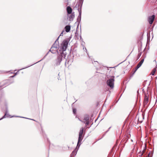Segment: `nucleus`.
<instances>
[{
  "instance_id": "obj_1",
  "label": "nucleus",
  "mask_w": 157,
  "mask_h": 157,
  "mask_svg": "<svg viewBox=\"0 0 157 157\" xmlns=\"http://www.w3.org/2000/svg\"><path fill=\"white\" fill-rule=\"evenodd\" d=\"M69 40L68 39H67L63 40L61 44L59 47L60 53L57 56V58L56 60L55 65L56 66L59 65L63 59L65 58L66 54L64 52L66 50L67 48Z\"/></svg>"
},
{
  "instance_id": "obj_2",
  "label": "nucleus",
  "mask_w": 157,
  "mask_h": 157,
  "mask_svg": "<svg viewBox=\"0 0 157 157\" xmlns=\"http://www.w3.org/2000/svg\"><path fill=\"white\" fill-rule=\"evenodd\" d=\"M83 129H84L82 127L80 129L79 132V133L78 140L76 147V148L77 147H78V149L79 147L80 146V145L81 144V143L83 139V138L82 137V135L83 133Z\"/></svg>"
},
{
  "instance_id": "obj_3",
  "label": "nucleus",
  "mask_w": 157,
  "mask_h": 157,
  "mask_svg": "<svg viewBox=\"0 0 157 157\" xmlns=\"http://www.w3.org/2000/svg\"><path fill=\"white\" fill-rule=\"evenodd\" d=\"M114 77L113 76L109 79L106 82L107 85L111 88L112 89L114 87Z\"/></svg>"
},
{
  "instance_id": "obj_4",
  "label": "nucleus",
  "mask_w": 157,
  "mask_h": 157,
  "mask_svg": "<svg viewBox=\"0 0 157 157\" xmlns=\"http://www.w3.org/2000/svg\"><path fill=\"white\" fill-rule=\"evenodd\" d=\"M56 42H55V43L51 47V49L49 50V51H50L53 54L56 53V52L58 51V50L59 49V48L57 47V44H56Z\"/></svg>"
},
{
  "instance_id": "obj_5",
  "label": "nucleus",
  "mask_w": 157,
  "mask_h": 157,
  "mask_svg": "<svg viewBox=\"0 0 157 157\" xmlns=\"http://www.w3.org/2000/svg\"><path fill=\"white\" fill-rule=\"evenodd\" d=\"M155 18V16L154 15H152L151 16H149L148 17V21L150 24L151 25L152 24Z\"/></svg>"
},
{
  "instance_id": "obj_6",
  "label": "nucleus",
  "mask_w": 157,
  "mask_h": 157,
  "mask_svg": "<svg viewBox=\"0 0 157 157\" xmlns=\"http://www.w3.org/2000/svg\"><path fill=\"white\" fill-rule=\"evenodd\" d=\"M148 101V94H146L145 96L144 104V106L147 105Z\"/></svg>"
},
{
  "instance_id": "obj_7",
  "label": "nucleus",
  "mask_w": 157,
  "mask_h": 157,
  "mask_svg": "<svg viewBox=\"0 0 157 157\" xmlns=\"http://www.w3.org/2000/svg\"><path fill=\"white\" fill-rule=\"evenodd\" d=\"M72 11V10L71 7L68 6L67 8V11L68 14L71 13Z\"/></svg>"
},
{
  "instance_id": "obj_8",
  "label": "nucleus",
  "mask_w": 157,
  "mask_h": 157,
  "mask_svg": "<svg viewBox=\"0 0 157 157\" xmlns=\"http://www.w3.org/2000/svg\"><path fill=\"white\" fill-rule=\"evenodd\" d=\"M71 14L68 17V19L70 21H72L75 17L74 13L70 14Z\"/></svg>"
},
{
  "instance_id": "obj_9",
  "label": "nucleus",
  "mask_w": 157,
  "mask_h": 157,
  "mask_svg": "<svg viewBox=\"0 0 157 157\" xmlns=\"http://www.w3.org/2000/svg\"><path fill=\"white\" fill-rule=\"evenodd\" d=\"M64 29L66 32H69L71 30V26L70 25H66L64 28Z\"/></svg>"
},
{
  "instance_id": "obj_10",
  "label": "nucleus",
  "mask_w": 157,
  "mask_h": 157,
  "mask_svg": "<svg viewBox=\"0 0 157 157\" xmlns=\"http://www.w3.org/2000/svg\"><path fill=\"white\" fill-rule=\"evenodd\" d=\"M5 106H6V110L5 111V114L3 116V117L2 118L0 119V120L2 119L3 118H6V115H7V113H8V109L7 108V105H5Z\"/></svg>"
},
{
  "instance_id": "obj_11",
  "label": "nucleus",
  "mask_w": 157,
  "mask_h": 157,
  "mask_svg": "<svg viewBox=\"0 0 157 157\" xmlns=\"http://www.w3.org/2000/svg\"><path fill=\"white\" fill-rule=\"evenodd\" d=\"M141 65L139 63L137 64V66L136 68V70L134 71L133 74H132V76H131V77H132L133 76V75L136 72V71L141 66Z\"/></svg>"
},
{
  "instance_id": "obj_12",
  "label": "nucleus",
  "mask_w": 157,
  "mask_h": 157,
  "mask_svg": "<svg viewBox=\"0 0 157 157\" xmlns=\"http://www.w3.org/2000/svg\"><path fill=\"white\" fill-rule=\"evenodd\" d=\"M78 150H76V148L71 153V157L72 156H73V155H74L75 156V155L77 154V151Z\"/></svg>"
},
{
  "instance_id": "obj_13",
  "label": "nucleus",
  "mask_w": 157,
  "mask_h": 157,
  "mask_svg": "<svg viewBox=\"0 0 157 157\" xmlns=\"http://www.w3.org/2000/svg\"><path fill=\"white\" fill-rule=\"evenodd\" d=\"M84 0H79L78 2V6L82 8Z\"/></svg>"
},
{
  "instance_id": "obj_14",
  "label": "nucleus",
  "mask_w": 157,
  "mask_h": 157,
  "mask_svg": "<svg viewBox=\"0 0 157 157\" xmlns=\"http://www.w3.org/2000/svg\"><path fill=\"white\" fill-rule=\"evenodd\" d=\"M89 117L88 115H86L84 118L83 120L85 121H89Z\"/></svg>"
},
{
  "instance_id": "obj_15",
  "label": "nucleus",
  "mask_w": 157,
  "mask_h": 157,
  "mask_svg": "<svg viewBox=\"0 0 157 157\" xmlns=\"http://www.w3.org/2000/svg\"><path fill=\"white\" fill-rule=\"evenodd\" d=\"M81 14H79L78 17L77 19V21L78 23H79L81 21Z\"/></svg>"
},
{
  "instance_id": "obj_16",
  "label": "nucleus",
  "mask_w": 157,
  "mask_h": 157,
  "mask_svg": "<svg viewBox=\"0 0 157 157\" xmlns=\"http://www.w3.org/2000/svg\"><path fill=\"white\" fill-rule=\"evenodd\" d=\"M65 32V31H64V30H63L62 31V32H61V34H60L59 36V37L58 38L56 39V41H55V42H56V41L58 40L59 39V37L60 36H63V32Z\"/></svg>"
},
{
  "instance_id": "obj_17",
  "label": "nucleus",
  "mask_w": 157,
  "mask_h": 157,
  "mask_svg": "<svg viewBox=\"0 0 157 157\" xmlns=\"http://www.w3.org/2000/svg\"><path fill=\"white\" fill-rule=\"evenodd\" d=\"M79 120L80 121H81L82 122L84 123H85L86 126L89 123V121H87L85 122V121H82L81 120Z\"/></svg>"
},
{
  "instance_id": "obj_18",
  "label": "nucleus",
  "mask_w": 157,
  "mask_h": 157,
  "mask_svg": "<svg viewBox=\"0 0 157 157\" xmlns=\"http://www.w3.org/2000/svg\"><path fill=\"white\" fill-rule=\"evenodd\" d=\"M156 71V69H155V68L154 69H153V70H152V71L151 73V74L152 75H154V74H155V72Z\"/></svg>"
},
{
  "instance_id": "obj_19",
  "label": "nucleus",
  "mask_w": 157,
  "mask_h": 157,
  "mask_svg": "<svg viewBox=\"0 0 157 157\" xmlns=\"http://www.w3.org/2000/svg\"><path fill=\"white\" fill-rule=\"evenodd\" d=\"M78 11L79 12V14H81V13H82L81 8L80 7V9H78Z\"/></svg>"
},
{
  "instance_id": "obj_20",
  "label": "nucleus",
  "mask_w": 157,
  "mask_h": 157,
  "mask_svg": "<svg viewBox=\"0 0 157 157\" xmlns=\"http://www.w3.org/2000/svg\"><path fill=\"white\" fill-rule=\"evenodd\" d=\"M73 113L75 115L76 113V110L75 109H73Z\"/></svg>"
},
{
  "instance_id": "obj_21",
  "label": "nucleus",
  "mask_w": 157,
  "mask_h": 157,
  "mask_svg": "<svg viewBox=\"0 0 157 157\" xmlns=\"http://www.w3.org/2000/svg\"><path fill=\"white\" fill-rule=\"evenodd\" d=\"M145 152V149L143 150V151L142 152H141L140 153V154H141V156H142L143 155V154Z\"/></svg>"
},
{
  "instance_id": "obj_22",
  "label": "nucleus",
  "mask_w": 157,
  "mask_h": 157,
  "mask_svg": "<svg viewBox=\"0 0 157 157\" xmlns=\"http://www.w3.org/2000/svg\"><path fill=\"white\" fill-rule=\"evenodd\" d=\"M144 59H143L140 61V62L139 63L140 64L142 65V64L144 62Z\"/></svg>"
},
{
  "instance_id": "obj_23",
  "label": "nucleus",
  "mask_w": 157,
  "mask_h": 157,
  "mask_svg": "<svg viewBox=\"0 0 157 157\" xmlns=\"http://www.w3.org/2000/svg\"><path fill=\"white\" fill-rule=\"evenodd\" d=\"M14 117V116H12V117ZM10 117V115H9V114L8 113H7V115H6V117Z\"/></svg>"
},
{
  "instance_id": "obj_24",
  "label": "nucleus",
  "mask_w": 157,
  "mask_h": 157,
  "mask_svg": "<svg viewBox=\"0 0 157 157\" xmlns=\"http://www.w3.org/2000/svg\"><path fill=\"white\" fill-rule=\"evenodd\" d=\"M141 52H140V53H139L138 54V59L140 57V56H141Z\"/></svg>"
},
{
  "instance_id": "obj_25",
  "label": "nucleus",
  "mask_w": 157,
  "mask_h": 157,
  "mask_svg": "<svg viewBox=\"0 0 157 157\" xmlns=\"http://www.w3.org/2000/svg\"><path fill=\"white\" fill-rule=\"evenodd\" d=\"M150 155V153H149L147 155V156H146V157H149V155Z\"/></svg>"
},
{
  "instance_id": "obj_26",
  "label": "nucleus",
  "mask_w": 157,
  "mask_h": 157,
  "mask_svg": "<svg viewBox=\"0 0 157 157\" xmlns=\"http://www.w3.org/2000/svg\"><path fill=\"white\" fill-rule=\"evenodd\" d=\"M32 65H33V64H32ZM32 65H30V66H28V67H25V68H27V67H30V66H32ZM23 69H24V68Z\"/></svg>"
},
{
  "instance_id": "obj_27",
  "label": "nucleus",
  "mask_w": 157,
  "mask_h": 157,
  "mask_svg": "<svg viewBox=\"0 0 157 157\" xmlns=\"http://www.w3.org/2000/svg\"><path fill=\"white\" fill-rule=\"evenodd\" d=\"M1 86V87H2V88H4V87H5V86Z\"/></svg>"
},
{
  "instance_id": "obj_28",
  "label": "nucleus",
  "mask_w": 157,
  "mask_h": 157,
  "mask_svg": "<svg viewBox=\"0 0 157 157\" xmlns=\"http://www.w3.org/2000/svg\"><path fill=\"white\" fill-rule=\"evenodd\" d=\"M16 74H15V75H14V76H11V77H14L15 76V75H16Z\"/></svg>"
},
{
  "instance_id": "obj_29",
  "label": "nucleus",
  "mask_w": 157,
  "mask_h": 157,
  "mask_svg": "<svg viewBox=\"0 0 157 157\" xmlns=\"http://www.w3.org/2000/svg\"><path fill=\"white\" fill-rule=\"evenodd\" d=\"M85 50H86V53H87V50H86V48L85 47Z\"/></svg>"
},
{
  "instance_id": "obj_30",
  "label": "nucleus",
  "mask_w": 157,
  "mask_h": 157,
  "mask_svg": "<svg viewBox=\"0 0 157 157\" xmlns=\"http://www.w3.org/2000/svg\"><path fill=\"white\" fill-rule=\"evenodd\" d=\"M42 59H41V60H40V61H38L37 62H40V61H41V60H42Z\"/></svg>"
},
{
  "instance_id": "obj_31",
  "label": "nucleus",
  "mask_w": 157,
  "mask_h": 157,
  "mask_svg": "<svg viewBox=\"0 0 157 157\" xmlns=\"http://www.w3.org/2000/svg\"><path fill=\"white\" fill-rule=\"evenodd\" d=\"M48 53H47L46 54V56H44V57H45V56H46L47 55H48Z\"/></svg>"
},
{
  "instance_id": "obj_32",
  "label": "nucleus",
  "mask_w": 157,
  "mask_h": 157,
  "mask_svg": "<svg viewBox=\"0 0 157 157\" xmlns=\"http://www.w3.org/2000/svg\"><path fill=\"white\" fill-rule=\"evenodd\" d=\"M22 117V118H25V117Z\"/></svg>"
},
{
  "instance_id": "obj_33",
  "label": "nucleus",
  "mask_w": 157,
  "mask_h": 157,
  "mask_svg": "<svg viewBox=\"0 0 157 157\" xmlns=\"http://www.w3.org/2000/svg\"><path fill=\"white\" fill-rule=\"evenodd\" d=\"M16 117H18V116H16Z\"/></svg>"
}]
</instances>
